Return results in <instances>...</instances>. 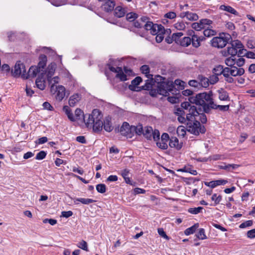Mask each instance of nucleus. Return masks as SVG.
I'll use <instances>...</instances> for the list:
<instances>
[{"mask_svg":"<svg viewBox=\"0 0 255 255\" xmlns=\"http://www.w3.org/2000/svg\"><path fill=\"white\" fill-rule=\"evenodd\" d=\"M81 99L80 95L78 94H75L71 96L69 100V104L70 107H74Z\"/></svg>","mask_w":255,"mask_h":255,"instance_id":"nucleus-20","label":"nucleus"},{"mask_svg":"<svg viewBox=\"0 0 255 255\" xmlns=\"http://www.w3.org/2000/svg\"><path fill=\"white\" fill-rule=\"evenodd\" d=\"M203 33L205 36L209 37L211 36L214 35L216 34V32L215 30L209 28V27H207V28L204 30Z\"/></svg>","mask_w":255,"mask_h":255,"instance_id":"nucleus-43","label":"nucleus"},{"mask_svg":"<svg viewBox=\"0 0 255 255\" xmlns=\"http://www.w3.org/2000/svg\"><path fill=\"white\" fill-rule=\"evenodd\" d=\"M116 77L120 79L121 81L127 80V75L124 73L122 68H121V71L117 73Z\"/></svg>","mask_w":255,"mask_h":255,"instance_id":"nucleus-41","label":"nucleus"},{"mask_svg":"<svg viewBox=\"0 0 255 255\" xmlns=\"http://www.w3.org/2000/svg\"><path fill=\"white\" fill-rule=\"evenodd\" d=\"M41 73H42V71L40 70V68L38 67L32 66L29 69L28 77L32 78L35 77L37 74L40 75Z\"/></svg>","mask_w":255,"mask_h":255,"instance_id":"nucleus-18","label":"nucleus"},{"mask_svg":"<svg viewBox=\"0 0 255 255\" xmlns=\"http://www.w3.org/2000/svg\"><path fill=\"white\" fill-rule=\"evenodd\" d=\"M148 20L146 16H142L140 19L133 22V25L136 28H142L143 27L144 23Z\"/></svg>","mask_w":255,"mask_h":255,"instance_id":"nucleus-22","label":"nucleus"},{"mask_svg":"<svg viewBox=\"0 0 255 255\" xmlns=\"http://www.w3.org/2000/svg\"><path fill=\"white\" fill-rule=\"evenodd\" d=\"M59 78L58 76H55L53 77L52 78L47 79V81L49 83V84L50 85V87L52 85H56V84L58 83Z\"/></svg>","mask_w":255,"mask_h":255,"instance_id":"nucleus-50","label":"nucleus"},{"mask_svg":"<svg viewBox=\"0 0 255 255\" xmlns=\"http://www.w3.org/2000/svg\"><path fill=\"white\" fill-rule=\"evenodd\" d=\"M253 221L252 220H248L241 224L239 226V227L241 229H244L247 227H251L253 225Z\"/></svg>","mask_w":255,"mask_h":255,"instance_id":"nucleus-53","label":"nucleus"},{"mask_svg":"<svg viewBox=\"0 0 255 255\" xmlns=\"http://www.w3.org/2000/svg\"><path fill=\"white\" fill-rule=\"evenodd\" d=\"M209 82L211 84H215L219 80L218 76L213 74L209 77Z\"/></svg>","mask_w":255,"mask_h":255,"instance_id":"nucleus-58","label":"nucleus"},{"mask_svg":"<svg viewBox=\"0 0 255 255\" xmlns=\"http://www.w3.org/2000/svg\"><path fill=\"white\" fill-rule=\"evenodd\" d=\"M247 236L249 239L255 238V229L249 230L247 233Z\"/></svg>","mask_w":255,"mask_h":255,"instance_id":"nucleus-63","label":"nucleus"},{"mask_svg":"<svg viewBox=\"0 0 255 255\" xmlns=\"http://www.w3.org/2000/svg\"><path fill=\"white\" fill-rule=\"evenodd\" d=\"M126 10L121 6H117L114 10V15L117 17L120 18L123 17L126 13Z\"/></svg>","mask_w":255,"mask_h":255,"instance_id":"nucleus-21","label":"nucleus"},{"mask_svg":"<svg viewBox=\"0 0 255 255\" xmlns=\"http://www.w3.org/2000/svg\"><path fill=\"white\" fill-rule=\"evenodd\" d=\"M152 26V27L150 32L151 34L155 35L159 32L160 33H165V29L161 25L154 24Z\"/></svg>","mask_w":255,"mask_h":255,"instance_id":"nucleus-16","label":"nucleus"},{"mask_svg":"<svg viewBox=\"0 0 255 255\" xmlns=\"http://www.w3.org/2000/svg\"><path fill=\"white\" fill-rule=\"evenodd\" d=\"M142 79L140 77H136L131 81V84L128 86V88L131 91H137V86L141 82Z\"/></svg>","mask_w":255,"mask_h":255,"instance_id":"nucleus-19","label":"nucleus"},{"mask_svg":"<svg viewBox=\"0 0 255 255\" xmlns=\"http://www.w3.org/2000/svg\"><path fill=\"white\" fill-rule=\"evenodd\" d=\"M169 145L171 148H175L176 149L179 150L182 147V143H179V140L177 137H171L170 139Z\"/></svg>","mask_w":255,"mask_h":255,"instance_id":"nucleus-15","label":"nucleus"},{"mask_svg":"<svg viewBox=\"0 0 255 255\" xmlns=\"http://www.w3.org/2000/svg\"><path fill=\"white\" fill-rule=\"evenodd\" d=\"M102 119L101 112L98 109H94L91 114L84 116V121L88 128H92L94 132H99L103 128Z\"/></svg>","mask_w":255,"mask_h":255,"instance_id":"nucleus-2","label":"nucleus"},{"mask_svg":"<svg viewBox=\"0 0 255 255\" xmlns=\"http://www.w3.org/2000/svg\"><path fill=\"white\" fill-rule=\"evenodd\" d=\"M50 92L55 94V98L59 101H61L65 96V88L62 85H52L50 87Z\"/></svg>","mask_w":255,"mask_h":255,"instance_id":"nucleus-7","label":"nucleus"},{"mask_svg":"<svg viewBox=\"0 0 255 255\" xmlns=\"http://www.w3.org/2000/svg\"><path fill=\"white\" fill-rule=\"evenodd\" d=\"M219 93V99L221 101H227L229 100V97L228 93L222 89L218 91Z\"/></svg>","mask_w":255,"mask_h":255,"instance_id":"nucleus-29","label":"nucleus"},{"mask_svg":"<svg viewBox=\"0 0 255 255\" xmlns=\"http://www.w3.org/2000/svg\"><path fill=\"white\" fill-rule=\"evenodd\" d=\"M224 70L231 76L236 77L241 76L245 73V70L242 68H238L237 67H225Z\"/></svg>","mask_w":255,"mask_h":255,"instance_id":"nucleus-9","label":"nucleus"},{"mask_svg":"<svg viewBox=\"0 0 255 255\" xmlns=\"http://www.w3.org/2000/svg\"><path fill=\"white\" fill-rule=\"evenodd\" d=\"M199 79L200 80V86H202L204 88H207L209 85V79L205 77L202 76H199Z\"/></svg>","mask_w":255,"mask_h":255,"instance_id":"nucleus-28","label":"nucleus"},{"mask_svg":"<svg viewBox=\"0 0 255 255\" xmlns=\"http://www.w3.org/2000/svg\"><path fill=\"white\" fill-rule=\"evenodd\" d=\"M77 202H80L81 203H82L83 204L89 205L91 203H94V202H95V201L93 199H89V198H76L74 200V202L75 204H78V203Z\"/></svg>","mask_w":255,"mask_h":255,"instance_id":"nucleus-23","label":"nucleus"},{"mask_svg":"<svg viewBox=\"0 0 255 255\" xmlns=\"http://www.w3.org/2000/svg\"><path fill=\"white\" fill-rule=\"evenodd\" d=\"M152 132V128L150 127H147L144 128L142 134L147 139H151Z\"/></svg>","mask_w":255,"mask_h":255,"instance_id":"nucleus-26","label":"nucleus"},{"mask_svg":"<svg viewBox=\"0 0 255 255\" xmlns=\"http://www.w3.org/2000/svg\"><path fill=\"white\" fill-rule=\"evenodd\" d=\"M140 71L143 74H144L148 79H150L152 76V75L149 74V68L148 66L146 65H142L140 67Z\"/></svg>","mask_w":255,"mask_h":255,"instance_id":"nucleus-34","label":"nucleus"},{"mask_svg":"<svg viewBox=\"0 0 255 255\" xmlns=\"http://www.w3.org/2000/svg\"><path fill=\"white\" fill-rule=\"evenodd\" d=\"M193 46L197 48L200 46V38L195 35H193L191 38Z\"/></svg>","mask_w":255,"mask_h":255,"instance_id":"nucleus-38","label":"nucleus"},{"mask_svg":"<svg viewBox=\"0 0 255 255\" xmlns=\"http://www.w3.org/2000/svg\"><path fill=\"white\" fill-rule=\"evenodd\" d=\"M222 198V197L221 195L218 196L217 194H214L211 197V200L214 202L213 204H211V205L216 206L219 204L220 203Z\"/></svg>","mask_w":255,"mask_h":255,"instance_id":"nucleus-35","label":"nucleus"},{"mask_svg":"<svg viewBox=\"0 0 255 255\" xmlns=\"http://www.w3.org/2000/svg\"><path fill=\"white\" fill-rule=\"evenodd\" d=\"M188 112L189 113L186 114V118L184 117L185 112L180 108L175 109L174 113L178 116V120L180 123L187 124V122L195 120V117L198 115V112L195 106L191 107Z\"/></svg>","mask_w":255,"mask_h":255,"instance_id":"nucleus-4","label":"nucleus"},{"mask_svg":"<svg viewBox=\"0 0 255 255\" xmlns=\"http://www.w3.org/2000/svg\"><path fill=\"white\" fill-rule=\"evenodd\" d=\"M47 153L43 151H40L36 155L35 159L37 160L43 159L46 156Z\"/></svg>","mask_w":255,"mask_h":255,"instance_id":"nucleus-55","label":"nucleus"},{"mask_svg":"<svg viewBox=\"0 0 255 255\" xmlns=\"http://www.w3.org/2000/svg\"><path fill=\"white\" fill-rule=\"evenodd\" d=\"M45 77L44 73H41L40 75H38L35 84L36 87L40 90H43L46 87L45 85Z\"/></svg>","mask_w":255,"mask_h":255,"instance_id":"nucleus-12","label":"nucleus"},{"mask_svg":"<svg viewBox=\"0 0 255 255\" xmlns=\"http://www.w3.org/2000/svg\"><path fill=\"white\" fill-rule=\"evenodd\" d=\"M203 209L202 207H198L197 208H190L188 209V212L192 214L196 215L201 213Z\"/></svg>","mask_w":255,"mask_h":255,"instance_id":"nucleus-39","label":"nucleus"},{"mask_svg":"<svg viewBox=\"0 0 255 255\" xmlns=\"http://www.w3.org/2000/svg\"><path fill=\"white\" fill-rule=\"evenodd\" d=\"M168 101L172 104H175L179 101V97L176 96H169L167 98Z\"/></svg>","mask_w":255,"mask_h":255,"instance_id":"nucleus-62","label":"nucleus"},{"mask_svg":"<svg viewBox=\"0 0 255 255\" xmlns=\"http://www.w3.org/2000/svg\"><path fill=\"white\" fill-rule=\"evenodd\" d=\"M153 80L151 78V79H148L146 81V83L145 84V88L144 89L145 90H149V89L152 88V85H153ZM155 85V84H154Z\"/></svg>","mask_w":255,"mask_h":255,"instance_id":"nucleus-54","label":"nucleus"},{"mask_svg":"<svg viewBox=\"0 0 255 255\" xmlns=\"http://www.w3.org/2000/svg\"><path fill=\"white\" fill-rule=\"evenodd\" d=\"M25 72L26 70L24 65L23 64L20 63V62H17L15 64L14 69L12 70L13 76H19L21 74L23 73L22 76L24 78H25L24 73H25Z\"/></svg>","mask_w":255,"mask_h":255,"instance_id":"nucleus-11","label":"nucleus"},{"mask_svg":"<svg viewBox=\"0 0 255 255\" xmlns=\"http://www.w3.org/2000/svg\"><path fill=\"white\" fill-rule=\"evenodd\" d=\"M77 247L84 251H88V245L86 242L82 240L77 244Z\"/></svg>","mask_w":255,"mask_h":255,"instance_id":"nucleus-51","label":"nucleus"},{"mask_svg":"<svg viewBox=\"0 0 255 255\" xmlns=\"http://www.w3.org/2000/svg\"><path fill=\"white\" fill-rule=\"evenodd\" d=\"M154 24L151 22V21H148V20H146V22H145L144 24H143V28L146 30H149L150 32L151 31V28L152 27V25H153Z\"/></svg>","mask_w":255,"mask_h":255,"instance_id":"nucleus-57","label":"nucleus"},{"mask_svg":"<svg viewBox=\"0 0 255 255\" xmlns=\"http://www.w3.org/2000/svg\"><path fill=\"white\" fill-rule=\"evenodd\" d=\"M156 80L158 82L155 86L157 88L158 94L164 96H168L170 95L169 93H174V84L172 82L165 81H164L165 78L159 75L156 76Z\"/></svg>","mask_w":255,"mask_h":255,"instance_id":"nucleus-3","label":"nucleus"},{"mask_svg":"<svg viewBox=\"0 0 255 255\" xmlns=\"http://www.w3.org/2000/svg\"><path fill=\"white\" fill-rule=\"evenodd\" d=\"M174 84V92H176V91L175 90V89H176L175 86L177 87V88L179 89H183L184 88V86L185 84V83L179 79H176L175 80L174 82L173 83Z\"/></svg>","mask_w":255,"mask_h":255,"instance_id":"nucleus-30","label":"nucleus"},{"mask_svg":"<svg viewBox=\"0 0 255 255\" xmlns=\"http://www.w3.org/2000/svg\"><path fill=\"white\" fill-rule=\"evenodd\" d=\"M199 224L198 223L194 224L192 227L186 229L184 232L186 235H189L193 234L196 229L198 228Z\"/></svg>","mask_w":255,"mask_h":255,"instance_id":"nucleus-33","label":"nucleus"},{"mask_svg":"<svg viewBox=\"0 0 255 255\" xmlns=\"http://www.w3.org/2000/svg\"><path fill=\"white\" fill-rule=\"evenodd\" d=\"M196 237L200 240L206 239L207 237L206 236L204 229L203 228L200 229L196 234Z\"/></svg>","mask_w":255,"mask_h":255,"instance_id":"nucleus-42","label":"nucleus"},{"mask_svg":"<svg viewBox=\"0 0 255 255\" xmlns=\"http://www.w3.org/2000/svg\"><path fill=\"white\" fill-rule=\"evenodd\" d=\"M186 129L195 135H198L199 133H205L206 131L205 127L201 126L196 118L195 120H194L193 121L187 123Z\"/></svg>","mask_w":255,"mask_h":255,"instance_id":"nucleus-5","label":"nucleus"},{"mask_svg":"<svg viewBox=\"0 0 255 255\" xmlns=\"http://www.w3.org/2000/svg\"><path fill=\"white\" fill-rule=\"evenodd\" d=\"M225 64L229 67H235L236 64V57L231 56L225 60Z\"/></svg>","mask_w":255,"mask_h":255,"instance_id":"nucleus-32","label":"nucleus"},{"mask_svg":"<svg viewBox=\"0 0 255 255\" xmlns=\"http://www.w3.org/2000/svg\"><path fill=\"white\" fill-rule=\"evenodd\" d=\"M199 18L198 15L195 13L187 11V19L190 21H196Z\"/></svg>","mask_w":255,"mask_h":255,"instance_id":"nucleus-37","label":"nucleus"},{"mask_svg":"<svg viewBox=\"0 0 255 255\" xmlns=\"http://www.w3.org/2000/svg\"><path fill=\"white\" fill-rule=\"evenodd\" d=\"M228 181L224 179H219L217 180L211 181L210 182H205L204 184L206 186L211 187V188H215L219 185H225Z\"/></svg>","mask_w":255,"mask_h":255,"instance_id":"nucleus-13","label":"nucleus"},{"mask_svg":"<svg viewBox=\"0 0 255 255\" xmlns=\"http://www.w3.org/2000/svg\"><path fill=\"white\" fill-rule=\"evenodd\" d=\"M143 127L141 125H139L137 126H131V130L132 131H135L138 135H140L143 133Z\"/></svg>","mask_w":255,"mask_h":255,"instance_id":"nucleus-36","label":"nucleus"},{"mask_svg":"<svg viewBox=\"0 0 255 255\" xmlns=\"http://www.w3.org/2000/svg\"><path fill=\"white\" fill-rule=\"evenodd\" d=\"M213 21L209 19H202L197 22H194L192 24L191 27L196 31H200L202 29L206 28V26H210Z\"/></svg>","mask_w":255,"mask_h":255,"instance_id":"nucleus-8","label":"nucleus"},{"mask_svg":"<svg viewBox=\"0 0 255 255\" xmlns=\"http://www.w3.org/2000/svg\"><path fill=\"white\" fill-rule=\"evenodd\" d=\"M96 190L100 193H104L106 191V186L104 184H99L96 186Z\"/></svg>","mask_w":255,"mask_h":255,"instance_id":"nucleus-47","label":"nucleus"},{"mask_svg":"<svg viewBox=\"0 0 255 255\" xmlns=\"http://www.w3.org/2000/svg\"><path fill=\"white\" fill-rule=\"evenodd\" d=\"M137 18V14L134 12L128 13L126 15L127 19L130 22L134 21Z\"/></svg>","mask_w":255,"mask_h":255,"instance_id":"nucleus-44","label":"nucleus"},{"mask_svg":"<svg viewBox=\"0 0 255 255\" xmlns=\"http://www.w3.org/2000/svg\"><path fill=\"white\" fill-rule=\"evenodd\" d=\"M193 96H190V97H193ZM189 98H190V97ZM188 100H189V98H188ZM190 103H191L190 102H185L182 103L181 104V108L180 109H181L182 110H183V109L185 110H188V109L189 110L191 107H192L193 106H191L190 105Z\"/></svg>","mask_w":255,"mask_h":255,"instance_id":"nucleus-49","label":"nucleus"},{"mask_svg":"<svg viewBox=\"0 0 255 255\" xmlns=\"http://www.w3.org/2000/svg\"><path fill=\"white\" fill-rule=\"evenodd\" d=\"M176 17V14L173 11H170L164 14V17L166 18H169L172 19Z\"/></svg>","mask_w":255,"mask_h":255,"instance_id":"nucleus-60","label":"nucleus"},{"mask_svg":"<svg viewBox=\"0 0 255 255\" xmlns=\"http://www.w3.org/2000/svg\"><path fill=\"white\" fill-rule=\"evenodd\" d=\"M228 52L231 56L236 57L238 53V50L236 48L232 46L230 47H228Z\"/></svg>","mask_w":255,"mask_h":255,"instance_id":"nucleus-52","label":"nucleus"},{"mask_svg":"<svg viewBox=\"0 0 255 255\" xmlns=\"http://www.w3.org/2000/svg\"><path fill=\"white\" fill-rule=\"evenodd\" d=\"M120 132L124 136L131 137V126H130L128 123L124 122L120 128Z\"/></svg>","mask_w":255,"mask_h":255,"instance_id":"nucleus-10","label":"nucleus"},{"mask_svg":"<svg viewBox=\"0 0 255 255\" xmlns=\"http://www.w3.org/2000/svg\"><path fill=\"white\" fill-rule=\"evenodd\" d=\"M184 171L186 172L189 173L194 175H196L197 174V171L196 170H194L191 167H185Z\"/></svg>","mask_w":255,"mask_h":255,"instance_id":"nucleus-61","label":"nucleus"},{"mask_svg":"<svg viewBox=\"0 0 255 255\" xmlns=\"http://www.w3.org/2000/svg\"><path fill=\"white\" fill-rule=\"evenodd\" d=\"M245 55L248 58L255 59V51H247Z\"/></svg>","mask_w":255,"mask_h":255,"instance_id":"nucleus-64","label":"nucleus"},{"mask_svg":"<svg viewBox=\"0 0 255 255\" xmlns=\"http://www.w3.org/2000/svg\"><path fill=\"white\" fill-rule=\"evenodd\" d=\"M224 68L222 65H218L216 66L213 70V74L218 76L222 75L224 70Z\"/></svg>","mask_w":255,"mask_h":255,"instance_id":"nucleus-31","label":"nucleus"},{"mask_svg":"<svg viewBox=\"0 0 255 255\" xmlns=\"http://www.w3.org/2000/svg\"><path fill=\"white\" fill-rule=\"evenodd\" d=\"M63 110L65 113V114L67 115L68 119L70 121H71L72 122H74L75 121V119L74 118L73 114L71 112V111L70 109L68 107V106H64L63 108Z\"/></svg>","mask_w":255,"mask_h":255,"instance_id":"nucleus-27","label":"nucleus"},{"mask_svg":"<svg viewBox=\"0 0 255 255\" xmlns=\"http://www.w3.org/2000/svg\"><path fill=\"white\" fill-rule=\"evenodd\" d=\"M231 39L229 34L223 33L219 37H215L211 40V44L213 47L222 48L225 47Z\"/></svg>","mask_w":255,"mask_h":255,"instance_id":"nucleus-6","label":"nucleus"},{"mask_svg":"<svg viewBox=\"0 0 255 255\" xmlns=\"http://www.w3.org/2000/svg\"><path fill=\"white\" fill-rule=\"evenodd\" d=\"M56 65L54 63L50 64L47 67L45 72H44L45 75H46L47 79L51 78L54 75L55 71Z\"/></svg>","mask_w":255,"mask_h":255,"instance_id":"nucleus-17","label":"nucleus"},{"mask_svg":"<svg viewBox=\"0 0 255 255\" xmlns=\"http://www.w3.org/2000/svg\"><path fill=\"white\" fill-rule=\"evenodd\" d=\"M188 84L190 86L194 88H198L200 86L199 82L195 80H190L188 82Z\"/></svg>","mask_w":255,"mask_h":255,"instance_id":"nucleus-59","label":"nucleus"},{"mask_svg":"<svg viewBox=\"0 0 255 255\" xmlns=\"http://www.w3.org/2000/svg\"><path fill=\"white\" fill-rule=\"evenodd\" d=\"M115 4V1L107 0L102 4L101 7L106 12H111L114 10Z\"/></svg>","mask_w":255,"mask_h":255,"instance_id":"nucleus-14","label":"nucleus"},{"mask_svg":"<svg viewBox=\"0 0 255 255\" xmlns=\"http://www.w3.org/2000/svg\"><path fill=\"white\" fill-rule=\"evenodd\" d=\"M103 128L104 129L108 132H110L113 130V127L112 125L110 118H107L106 119L104 123H103Z\"/></svg>","mask_w":255,"mask_h":255,"instance_id":"nucleus-24","label":"nucleus"},{"mask_svg":"<svg viewBox=\"0 0 255 255\" xmlns=\"http://www.w3.org/2000/svg\"><path fill=\"white\" fill-rule=\"evenodd\" d=\"M177 133L178 136L184 137L186 134V129L183 126H179L177 128Z\"/></svg>","mask_w":255,"mask_h":255,"instance_id":"nucleus-45","label":"nucleus"},{"mask_svg":"<svg viewBox=\"0 0 255 255\" xmlns=\"http://www.w3.org/2000/svg\"><path fill=\"white\" fill-rule=\"evenodd\" d=\"M231 45L233 47L236 48L237 49L244 48L243 44L238 40L232 41Z\"/></svg>","mask_w":255,"mask_h":255,"instance_id":"nucleus-48","label":"nucleus"},{"mask_svg":"<svg viewBox=\"0 0 255 255\" xmlns=\"http://www.w3.org/2000/svg\"><path fill=\"white\" fill-rule=\"evenodd\" d=\"M213 93L209 91L208 93H202L189 98V101L192 104L201 106L203 111L208 113L211 109H219L221 111H228L229 110V105H218L214 103L212 98Z\"/></svg>","mask_w":255,"mask_h":255,"instance_id":"nucleus-1","label":"nucleus"},{"mask_svg":"<svg viewBox=\"0 0 255 255\" xmlns=\"http://www.w3.org/2000/svg\"><path fill=\"white\" fill-rule=\"evenodd\" d=\"M174 27L179 30H183L185 29L186 25L184 22L178 21L174 24Z\"/></svg>","mask_w":255,"mask_h":255,"instance_id":"nucleus-46","label":"nucleus"},{"mask_svg":"<svg viewBox=\"0 0 255 255\" xmlns=\"http://www.w3.org/2000/svg\"><path fill=\"white\" fill-rule=\"evenodd\" d=\"M191 42V38L189 37H184L180 41V44L182 46L187 47Z\"/></svg>","mask_w":255,"mask_h":255,"instance_id":"nucleus-40","label":"nucleus"},{"mask_svg":"<svg viewBox=\"0 0 255 255\" xmlns=\"http://www.w3.org/2000/svg\"><path fill=\"white\" fill-rule=\"evenodd\" d=\"M220 9L222 10L226 11L235 15L238 14V12L234 8L229 5H221L220 6Z\"/></svg>","mask_w":255,"mask_h":255,"instance_id":"nucleus-25","label":"nucleus"},{"mask_svg":"<svg viewBox=\"0 0 255 255\" xmlns=\"http://www.w3.org/2000/svg\"><path fill=\"white\" fill-rule=\"evenodd\" d=\"M156 145L159 148L162 149H166L168 148L167 143L163 141H162V140L157 142Z\"/></svg>","mask_w":255,"mask_h":255,"instance_id":"nucleus-56","label":"nucleus"}]
</instances>
